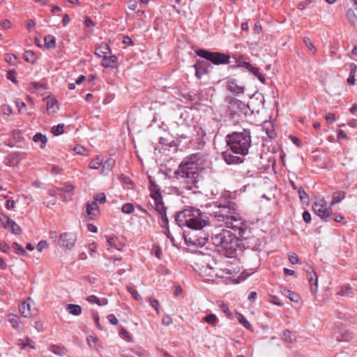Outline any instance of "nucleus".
<instances>
[{
    "label": "nucleus",
    "mask_w": 357,
    "mask_h": 357,
    "mask_svg": "<svg viewBox=\"0 0 357 357\" xmlns=\"http://www.w3.org/2000/svg\"><path fill=\"white\" fill-rule=\"evenodd\" d=\"M122 212L126 214H130L134 211V206L132 204L128 203L122 206Z\"/></svg>",
    "instance_id": "42"
},
{
    "label": "nucleus",
    "mask_w": 357,
    "mask_h": 357,
    "mask_svg": "<svg viewBox=\"0 0 357 357\" xmlns=\"http://www.w3.org/2000/svg\"><path fill=\"white\" fill-rule=\"evenodd\" d=\"M47 248V243L46 241H41L38 243L37 249L39 252H42L44 249Z\"/></svg>",
    "instance_id": "54"
},
{
    "label": "nucleus",
    "mask_w": 357,
    "mask_h": 357,
    "mask_svg": "<svg viewBox=\"0 0 357 357\" xmlns=\"http://www.w3.org/2000/svg\"><path fill=\"white\" fill-rule=\"evenodd\" d=\"M5 59L8 63L13 64L16 60V56L13 54H7Z\"/></svg>",
    "instance_id": "56"
},
{
    "label": "nucleus",
    "mask_w": 357,
    "mask_h": 357,
    "mask_svg": "<svg viewBox=\"0 0 357 357\" xmlns=\"http://www.w3.org/2000/svg\"><path fill=\"white\" fill-rule=\"evenodd\" d=\"M151 197L154 200L155 209L160 215V225L166 227L168 225V218L166 215V208L162 202V198L160 190L152 181H151Z\"/></svg>",
    "instance_id": "5"
},
{
    "label": "nucleus",
    "mask_w": 357,
    "mask_h": 357,
    "mask_svg": "<svg viewBox=\"0 0 357 357\" xmlns=\"http://www.w3.org/2000/svg\"><path fill=\"white\" fill-rule=\"evenodd\" d=\"M7 79L13 82V83L17 82L16 74L14 70H10L7 72Z\"/></svg>",
    "instance_id": "49"
},
{
    "label": "nucleus",
    "mask_w": 357,
    "mask_h": 357,
    "mask_svg": "<svg viewBox=\"0 0 357 357\" xmlns=\"http://www.w3.org/2000/svg\"><path fill=\"white\" fill-rule=\"evenodd\" d=\"M22 159V155L20 153H13L7 157L6 164L9 166L17 165Z\"/></svg>",
    "instance_id": "18"
},
{
    "label": "nucleus",
    "mask_w": 357,
    "mask_h": 357,
    "mask_svg": "<svg viewBox=\"0 0 357 357\" xmlns=\"http://www.w3.org/2000/svg\"><path fill=\"white\" fill-rule=\"evenodd\" d=\"M149 302L151 303V305L155 309L156 312L158 314L159 313L160 304H159V302L158 301V300H156L155 298H154L153 297H149Z\"/></svg>",
    "instance_id": "44"
},
{
    "label": "nucleus",
    "mask_w": 357,
    "mask_h": 357,
    "mask_svg": "<svg viewBox=\"0 0 357 357\" xmlns=\"http://www.w3.org/2000/svg\"><path fill=\"white\" fill-rule=\"evenodd\" d=\"M102 174H107L115 165V160L113 158H109L102 163Z\"/></svg>",
    "instance_id": "22"
},
{
    "label": "nucleus",
    "mask_w": 357,
    "mask_h": 357,
    "mask_svg": "<svg viewBox=\"0 0 357 357\" xmlns=\"http://www.w3.org/2000/svg\"><path fill=\"white\" fill-rule=\"evenodd\" d=\"M254 70L251 73L253 75H255L262 83H265V77L264 76L260 73L259 69L257 67L253 69Z\"/></svg>",
    "instance_id": "46"
},
{
    "label": "nucleus",
    "mask_w": 357,
    "mask_h": 357,
    "mask_svg": "<svg viewBox=\"0 0 357 357\" xmlns=\"http://www.w3.org/2000/svg\"><path fill=\"white\" fill-rule=\"evenodd\" d=\"M283 294L287 296L292 302L298 303L301 301V297L298 294L289 289H284Z\"/></svg>",
    "instance_id": "26"
},
{
    "label": "nucleus",
    "mask_w": 357,
    "mask_h": 357,
    "mask_svg": "<svg viewBox=\"0 0 357 357\" xmlns=\"http://www.w3.org/2000/svg\"><path fill=\"white\" fill-rule=\"evenodd\" d=\"M127 289L130 293V294L132 295V298L135 300H136V301L142 300L141 296L139 294V293L137 292V291L135 289H134L131 287H128Z\"/></svg>",
    "instance_id": "43"
},
{
    "label": "nucleus",
    "mask_w": 357,
    "mask_h": 357,
    "mask_svg": "<svg viewBox=\"0 0 357 357\" xmlns=\"http://www.w3.org/2000/svg\"><path fill=\"white\" fill-rule=\"evenodd\" d=\"M13 248L18 254H20V255L26 254V251L24 250V249L17 243H13Z\"/></svg>",
    "instance_id": "51"
},
{
    "label": "nucleus",
    "mask_w": 357,
    "mask_h": 357,
    "mask_svg": "<svg viewBox=\"0 0 357 357\" xmlns=\"http://www.w3.org/2000/svg\"><path fill=\"white\" fill-rule=\"evenodd\" d=\"M98 203L91 202V220L96 219L100 215V209Z\"/></svg>",
    "instance_id": "28"
},
{
    "label": "nucleus",
    "mask_w": 357,
    "mask_h": 357,
    "mask_svg": "<svg viewBox=\"0 0 357 357\" xmlns=\"http://www.w3.org/2000/svg\"><path fill=\"white\" fill-rule=\"evenodd\" d=\"M15 105H16V107H17L18 111L20 114L26 113L29 115L31 114V113L26 112V109H25L26 104L23 101H22L20 100H17L15 102Z\"/></svg>",
    "instance_id": "37"
},
{
    "label": "nucleus",
    "mask_w": 357,
    "mask_h": 357,
    "mask_svg": "<svg viewBox=\"0 0 357 357\" xmlns=\"http://www.w3.org/2000/svg\"><path fill=\"white\" fill-rule=\"evenodd\" d=\"M120 334H121V335L123 338H125V339H126V340H130V333L128 332V331H127L126 328H121L120 329Z\"/></svg>",
    "instance_id": "55"
},
{
    "label": "nucleus",
    "mask_w": 357,
    "mask_h": 357,
    "mask_svg": "<svg viewBox=\"0 0 357 357\" xmlns=\"http://www.w3.org/2000/svg\"><path fill=\"white\" fill-rule=\"evenodd\" d=\"M77 237L75 233L63 232L60 234L59 245L62 249L70 250L76 242Z\"/></svg>",
    "instance_id": "9"
},
{
    "label": "nucleus",
    "mask_w": 357,
    "mask_h": 357,
    "mask_svg": "<svg viewBox=\"0 0 357 357\" xmlns=\"http://www.w3.org/2000/svg\"><path fill=\"white\" fill-rule=\"evenodd\" d=\"M227 142L234 153L245 155L251 146L250 132L248 130L233 132L227 136Z\"/></svg>",
    "instance_id": "4"
},
{
    "label": "nucleus",
    "mask_w": 357,
    "mask_h": 357,
    "mask_svg": "<svg viewBox=\"0 0 357 357\" xmlns=\"http://www.w3.org/2000/svg\"><path fill=\"white\" fill-rule=\"evenodd\" d=\"M227 89L234 95L243 93L245 91L244 86L238 85L234 80H229L227 82Z\"/></svg>",
    "instance_id": "14"
},
{
    "label": "nucleus",
    "mask_w": 357,
    "mask_h": 357,
    "mask_svg": "<svg viewBox=\"0 0 357 357\" xmlns=\"http://www.w3.org/2000/svg\"><path fill=\"white\" fill-rule=\"evenodd\" d=\"M44 46L46 49H53L56 46V38L52 35H47L44 38Z\"/></svg>",
    "instance_id": "25"
},
{
    "label": "nucleus",
    "mask_w": 357,
    "mask_h": 357,
    "mask_svg": "<svg viewBox=\"0 0 357 357\" xmlns=\"http://www.w3.org/2000/svg\"><path fill=\"white\" fill-rule=\"evenodd\" d=\"M307 278L310 284V289L312 294H315L318 289V278L314 271H307Z\"/></svg>",
    "instance_id": "15"
},
{
    "label": "nucleus",
    "mask_w": 357,
    "mask_h": 357,
    "mask_svg": "<svg viewBox=\"0 0 357 357\" xmlns=\"http://www.w3.org/2000/svg\"><path fill=\"white\" fill-rule=\"evenodd\" d=\"M118 59L114 55L108 54L102 59V66L105 68L114 67L117 63Z\"/></svg>",
    "instance_id": "19"
},
{
    "label": "nucleus",
    "mask_w": 357,
    "mask_h": 357,
    "mask_svg": "<svg viewBox=\"0 0 357 357\" xmlns=\"http://www.w3.org/2000/svg\"><path fill=\"white\" fill-rule=\"evenodd\" d=\"M111 51L109 46L106 43H102L99 45L94 52L97 57L102 58V59L108 54H110Z\"/></svg>",
    "instance_id": "16"
},
{
    "label": "nucleus",
    "mask_w": 357,
    "mask_h": 357,
    "mask_svg": "<svg viewBox=\"0 0 357 357\" xmlns=\"http://www.w3.org/2000/svg\"><path fill=\"white\" fill-rule=\"evenodd\" d=\"M200 158L197 154H193L185 158L175 171V175L179 180L178 189L183 193L185 190L197 188V185L200 172L202 170Z\"/></svg>",
    "instance_id": "1"
},
{
    "label": "nucleus",
    "mask_w": 357,
    "mask_h": 357,
    "mask_svg": "<svg viewBox=\"0 0 357 357\" xmlns=\"http://www.w3.org/2000/svg\"><path fill=\"white\" fill-rule=\"evenodd\" d=\"M158 259H160L162 256V250L159 245H153L151 251Z\"/></svg>",
    "instance_id": "45"
},
{
    "label": "nucleus",
    "mask_w": 357,
    "mask_h": 357,
    "mask_svg": "<svg viewBox=\"0 0 357 357\" xmlns=\"http://www.w3.org/2000/svg\"><path fill=\"white\" fill-rule=\"evenodd\" d=\"M5 228L11 227L12 232L15 234H20L22 231V229L19 225H17L15 222L8 218L7 222L3 225Z\"/></svg>",
    "instance_id": "23"
},
{
    "label": "nucleus",
    "mask_w": 357,
    "mask_h": 357,
    "mask_svg": "<svg viewBox=\"0 0 357 357\" xmlns=\"http://www.w3.org/2000/svg\"><path fill=\"white\" fill-rule=\"evenodd\" d=\"M221 310L225 313L227 316L230 317L231 315V312L229 310V308L227 305L222 304L220 306Z\"/></svg>",
    "instance_id": "60"
},
{
    "label": "nucleus",
    "mask_w": 357,
    "mask_h": 357,
    "mask_svg": "<svg viewBox=\"0 0 357 357\" xmlns=\"http://www.w3.org/2000/svg\"><path fill=\"white\" fill-rule=\"evenodd\" d=\"M325 119L328 123H333V122L335 121V114L328 113L325 116Z\"/></svg>",
    "instance_id": "52"
},
{
    "label": "nucleus",
    "mask_w": 357,
    "mask_h": 357,
    "mask_svg": "<svg viewBox=\"0 0 357 357\" xmlns=\"http://www.w3.org/2000/svg\"><path fill=\"white\" fill-rule=\"evenodd\" d=\"M289 260L292 264H298L300 262L298 257L295 253H293L289 256Z\"/></svg>",
    "instance_id": "50"
},
{
    "label": "nucleus",
    "mask_w": 357,
    "mask_h": 357,
    "mask_svg": "<svg viewBox=\"0 0 357 357\" xmlns=\"http://www.w3.org/2000/svg\"><path fill=\"white\" fill-rule=\"evenodd\" d=\"M237 213L236 205L234 203H229L227 206H219L218 211L215 212V218L219 222L223 224L228 220L233 213Z\"/></svg>",
    "instance_id": "7"
},
{
    "label": "nucleus",
    "mask_w": 357,
    "mask_h": 357,
    "mask_svg": "<svg viewBox=\"0 0 357 357\" xmlns=\"http://www.w3.org/2000/svg\"><path fill=\"white\" fill-rule=\"evenodd\" d=\"M312 208L314 213L326 221H327L332 215V208L327 206V203L324 199H316Z\"/></svg>",
    "instance_id": "8"
},
{
    "label": "nucleus",
    "mask_w": 357,
    "mask_h": 357,
    "mask_svg": "<svg viewBox=\"0 0 357 357\" xmlns=\"http://www.w3.org/2000/svg\"><path fill=\"white\" fill-rule=\"evenodd\" d=\"M63 132V125H58L57 126H54L52 128V132L54 135H59L62 134Z\"/></svg>",
    "instance_id": "47"
},
{
    "label": "nucleus",
    "mask_w": 357,
    "mask_h": 357,
    "mask_svg": "<svg viewBox=\"0 0 357 357\" xmlns=\"http://www.w3.org/2000/svg\"><path fill=\"white\" fill-rule=\"evenodd\" d=\"M347 19L349 22V23L352 26H357V14L356 12L352 9L349 8L346 13Z\"/></svg>",
    "instance_id": "20"
},
{
    "label": "nucleus",
    "mask_w": 357,
    "mask_h": 357,
    "mask_svg": "<svg viewBox=\"0 0 357 357\" xmlns=\"http://www.w3.org/2000/svg\"><path fill=\"white\" fill-rule=\"evenodd\" d=\"M204 321L214 326L218 322V318L215 314L211 313L204 318Z\"/></svg>",
    "instance_id": "35"
},
{
    "label": "nucleus",
    "mask_w": 357,
    "mask_h": 357,
    "mask_svg": "<svg viewBox=\"0 0 357 357\" xmlns=\"http://www.w3.org/2000/svg\"><path fill=\"white\" fill-rule=\"evenodd\" d=\"M49 350L54 353L56 355H58L59 356H62L66 354V350L59 345L52 344L49 347Z\"/></svg>",
    "instance_id": "27"
},
{
    "label": "nucleus",
    "mask_w": 357,
    "mask_h": 357,
    "mask_svg": "<svg viewBox=\"0 0 357 357\" xmlns=\"http://www.w3.org/2000/svg\"><path fill=\"white\" fill-rule=\"evenodd\" d=\"M66 311L74 316H78L82 313V307L78 305L68 304L66 306Z\"/></svg>",
    "instance_id": "21"
},
{
    "label": "nucleus",
    "mask_w": 357,
    "mask_h": 357,
    "mask_svg": "<svg viewBox=\"0 0 357 357\" xmlns=\"http://www.w3.org/2000/svg\"><path fill=\"white\" fill-rule=\"evenodd\" d=\"M107 243V250H116L122 251L124 248V243H123L119 238L116 236H105Z\"/></svg>",
    "instance_id": "13"
},
{
    "label": "nucleus",
    "mask_w": 357,
    "mask_h": 357,
    "mask_svg": "<svg viewBox=\"0 0 357 357\" xmlns=\"http://www.w3.org/2000/svg\"><path fill=\"white\" fill-rule=\"evenodd\" d=\"M74 151L76 152V153L79 155L84 154L85 149L82 146H77L75 147Z\"/></svg>",
    "instance_id": "63"
},
{
    "label": "nucleus",
    "mask_w": 357,
    "mask_h": 357,
    "mask_svg": "<svg viewBox=\"0 0 357 357\" xmlns=\"http://www.w3.org/2000/svg\"><path fill=\"white\" fill-rule=\"evenodd\" d=\"M166 229V231L165 232V235L167 236V237L170 240L171 243H172V245H174L175 244V240L174 238V237L172 236L169 228H168V225L165 227Z\"/></svg>",
    "instance_id": "58"
},
{
    "label": "nucleus",
    "mask_w": 357,
    "mask_h": 357,
    "mask_svg": "<svg viewBox=\"0 0 357 357\" xmlns=\"http://www.w3.org/2000/svg\"><path fill=\"white\" fill-rule=\"evenodd\" d=\"M237 319L241 324H242L247 329H250L252 328L251 324L246 319V318L241 314H237Z\"/></svg>",
    "instance_id": "34"
},
{
    "label": "nucleus",
    "mask_w": 357,
    "mask_h": 357,
    "mask_svg": "<svg viewBox=\"0 0 357 357\" xmlns=\"http://www.w3.org/2000/svg\"><path fill=\"white\" fill-rule=\"evenodd\" d=\"M212 243L218 252L227 257H233L237 251L238 240L236 236L227 229H222L211 238Z\"/></svg>",
    "instance_id": "2"
},
{
    "label": "nucleus",
    "mask_w": 357,
    "mask_h": 357,
    "mask_svg": "<svg viewBox=\"0 0 357 357\" xmlns=\"http://www.w3.org/2000/svg\"><path fill=\"white\" fill-rule=\"evenodd\" d=\"M107 319L113 325H116L118 324V319L113 314H109L107 316Z\"/></svg>",
    "instance_id": "61"
},
{
    "label": "nucleus",
    "mask_w": 357,
    "mask_h": 357,
    "mask_svg": "<svg viewBox=\"0 0 357 357\" xmlns=\"http://www.w3.org/2000/svg\"><path fill=\"white\" fill-rule=\"evenodd\" d=\"M298 193L299 198L302 202L306 203V204H307L309 202L308 195L302 188H300L298 189Z\"/></svg>",
    "instance_id": "39"
},
{
    "label": "nucleus",
    "mask_w": 357,
    "mask_h": 357,
    "mask_svg": "<svg viewBox=\"0 0 357 357\" xmlns=\"http://www.w3.org/2000/svg\"><path fill=\"white\" fill-rule=\"evenodd\" d=\"M106 196L103 192L96 194L93 196V202L98 203L99 204H104L106 202Z\"/></svg>",
    "instance_id": "33"
},
{
    "label": "nucleus",
    "mask_w": 357,
    "mask_h": 357,
    "mask_svg": "<svg viewBox=\"0 0 357 357\" xmlns=\"http://www.w3.org/2000/svg\"><path fill=\"white\" fill-rule=\"evenodd\" d=\"M196 54L215 65L226 64L229 61V56L220 52H209L206 50H198Z\"/></svg>",
    "instance_id": "6"
},
{
    "label": "nucleus",
    "mask_w": 357,
    "mask_h": 357,
    "mask_svg": "<svg viewBox=\"0 0 357 357\" xmlns=\"http://www.w3.org/2000/svg\"><path fill=\"white\" fill-rule=\"evenodd\" d=\"M176 221L179 227H188L194 229H202L208 224L206 215L195 208L183 210L176 215Z\"/></svg>",
    "instance_id": "3"
},
{
    "label": "nucleus",
    "mask_w": 357,
    "mask_h": 357,
    "mask_svg": "<svg viewBox=\"0 0 357 357\" xmlns=\"http://www.w3.org/2000/svg\"><path fill=\"white\" fill-rule=\"evenodd\" d=\"M8 321L14 328L18 329L20 328V321L17 315L13 314H9Z\"/></svg>",
    "instance_id": "30"
},
{
    "label": "nucleus",
    "mask_w": 357,
    "mask_h": 357,
    "mask_svg": "<svg viewBox=\"0 0 357 357\" xmlns=\"http://www.w3.org/2000/svg\"><path fill=\"white\" fill-rule=\"evenodd\" d=\"M233 214L234 215H231L224 225L227 227L231 228L234 230H241L243 226L242 218L238 212Z\"/></svg>",
    "instance_id": "11"
},
{
    "label": "nucleus",
    "mask_w": 357,
    "mask_h": 357,
    "mask_svg": "<svg viewBox=\"0 0 357 357\" xmlns=\"http://www.w3.org/2000/svg\"><path fill=\"white\" fill-rule=\"evenodd\" d=\"M303 43L305 45V46L308 48V50L314 54L316 52V48L311 41V40L308 38H303Z\"/></svg>",
    "instance_id": "40"
},
{
    "label": "nucleus",
    "mask_w": 357,
    "mask_h": 357,
    "mask_svg": "<svg viewBox=\"0 0 357 357\" xmlns=\"http://www.w3.org/2000/svg\"><path fill=\"white\" fill-rule=\"evenodd\" d=\"M340 294L344 296H351V289L350 287H344L341 289Z\"/></svg>",
    "instance_id": "48"
},
{
    "label": "nucleus",
    "mask_w": 357,
    "mask_h": 357,
    "mask_svg": "<svg viewBox=\"0 0 357 357\" xmlns=\"http://www.w3.org/2000/svg\"><path fill=\"white\" fill-rule=\"evenodd\" d=\"M33 303V300L31 298H28L20 305L19 310L24 317H30L36 314L34 310H31V304Z\"/></svg>",
    "instance_id": "12"
},
{
    "label": "nucleus",
    "mask_w": 357,
    "mask_h": 357,
    "mask_svg": "<svg viewBox=\"0 0 357 357\" xmlns=\"http://www.w3.org/2000/svg\"><path fill=\"white\" fill-rule=\"evenodd\" d=\"M357 71V66L354 63H351L349 66V75L355 76Z\"/></svg>",
    "instance_id": "62"
},
{
    "label": "nucleus",
    "mask_w": 357,
    "mask_h": 357,
    "mask_svg": "<svg viewBox=\"0 0 357 357\" xmlns=\"http://www.w3.org/2000/svg\"><path fill=\"white\" fill-rule=\"evenodd\" d=\"M2 112L6 115H10L12 114V108L8 105H3L1 107Z\"/></svg>",
    "instance_id": "53"
},
{
    "label": "nucleus",
    "mask_w": 357,
    "mask_h": 357,
    "mask_svg": "<svg viewBox=\"0 0 357 357\" xmlns=\"http://www.w3.org/2000/svg\"><path fill=\"white\" fill-rule=\"evenodd\" d=\"M345 197V192L343 191H337L335 192L333 195V199L331 202V206H333L334 204L339 203Z\"/></svg>",
    "instance_id": "29"
},
{
    "label": "nucleus",
    "mask_w": 357,
    "mask_h": 357,
    "mask_svg": "<svg viewBox=\"0 0 357 357\" xmlns=\"http://www.w3.org/2000/svg\"><path fill=\"white\" fill-rule=\"evenodd\" d=\"M31 88L30 89V90L33 92V90H36V89H43L44 88V85L41 83H38V82H32L31 84Z\"/></svg>",
    "instance_id": "57"
},
{
    "label": "nucleus",
    "mask_w": 357,
    "mask_h": 357,
    "mask_svg": "<svg viewBox=\"0 0 357 357\" xmlns=\"http://www.w3.org/2000/svg\"><path fill=\"white\" fill-rule=\"evenodd\" d=\"M90 301L91 303H95L99 306L105 305L106 304H107V300L106 298H103L100 299L96 296H91Z\"/></svg>",
    "instance_id": "36"
},
{
    "label": "nucleus",
    "mask_w": 357,
    "mask_h": 357,
    "mask_svg": "<svg viewBox=\"0 0 357 357\" xmlns=\"http://www.w3.org/2000/svg\"><path fill=\"white\" fill-rule=\"evenodd\" d=\"M47 112L49 114H54L59 109L57 100L54 98L47 99Z\"/></svg>",
    "instance_id": "17"
},
{
    "label": "nucleus",
    "mask_w": 357,
    "mask_h": 357,
    "mask_svg": "<svg viewBox=\"0 0 357 357\" xmlns=\"http://www.w3.org/2000/svg\"><path fill=\"white\" fill-rule=\"evenodd\" d=\"M283 340L287 342H293L296 340L295 335L289 330H285L283 333Z\"/></svg>",
    "instance_id": "32"
},
{
    "label": "nucleus",
    "mask_w": 357,
    "mask_h": 357,
    "mask_svg": "<svg viewBox=\"0 0 357 357\" xmlns=\"http://www.w3.org/2000/svg\"><path fill=\"white\" fill-rule=\"evenodd\" d=\"M303 219L305 222L310 223L311 221V215L307 211H305L303 213Z\"/></svg>",
    "instance_id": "59"
},
{
    "label": "nucleus",
    "mask_w": 357,
    "mask_h": 357,
    "mask_svg": "<svg viewBox=\"0 0 357 357\" xmlns=\"http://www.w3.org/2000/svg\"><path fill=\"white\" fill-rule=\"evenodd\" d=\"M103 162V158L101 155H98L95 160L91 162V169H98V166L102 165Z\"/></svg>",
    "instance_id": "38"
},
{
    "label": "nucleus",
    "mask_w": 357,
    "mask_h": 357,
    "mask_svg": "<svg viewBox=\"0 0 357 357\" xmlns=\"http://www.w3.org/2000/svg\"><path fill=\"white\" fill-rule=\"evenodd\" d=\"M128 8L130 10H134L137 8V1L135 0H130L128 2Z\"/></svg>",
    "instance_id": "64"
},
{
    "label": "nucleus",
    "mask_w": 357,
    "mask_h": 357,
    "mask_svg": "<svg viewBox=\"0 0 357 357\" xmlns=\"http://www.w3.org/2000/svg\"><path fill=\"white\" fill-rule=\"evenodd\" d=\"M23 58L26 61L31 63H35L36 59L34 52L31 50L25 51L23 55Z\"/></svg>",
    "instance_id": "31"
},
{
    "label": "nucleus",
    "mask_w": 357,
    "mask_h": 357,
    "mask_svg": "<svg viewBox=\"0 0 357 357\" xmlns=\"http://www.w3.org/2000/svg\"><path fill=\"white\" fill-rule=\"evenodd\" d=\"M73 186L68 183H65L62 185L60 188H58L56 190L50 191V193L51 195H59L63 197L65 201H68L71 199Z\"/></svg>",
    "instance_id": "10"
},
{
    "label": "nucleus",
    "mask_w": 357,
    "mask_h": 357,
    "mask_svg": "<svg viewBox=\"0 0 357 357\" xmlns=\"http://www.w3.org/2000/svg\"><path fill=\"white\" fill-rule=\"evenodd\" d=\"M33 140L36 143H40V147L43 149L47 142V139L45 135L40 132H37L33 137Z\"/></svg>",
    "instance_id": "24"
},
{
    "label": "nucleus",
    "mask_w": 357,
    "mask_h": 357,
    "mask_svg": "<svg viewBox=\"0 0 357 357\" xmlns=\"http://www.w3.org/2000/svg\"><path fill=\"white\" fill-rule=\"evenodd\" d=\"M238 66L245 68V69H247L250 73H252L254 70L252 69H255V66H253L249 62H246V61L241 62L240 61H238Z\"/></svg>",
    "instance_id": "41"
}]
</instances>
